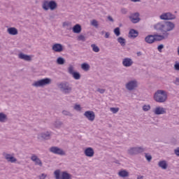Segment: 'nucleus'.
I'll return each instance as SVG.
<instances>
[{
	"mask_svg": "<svg viewBox=\"0 0 179 179\" xmlns=\"http://www.w3.org/2000/svg\"><path fill=\"white\" fill-rule=\"evenodd\" d=\"M176 27L174 23L171 22H165L164 23L159 22L154 26L155 30L162 31V33H168L171 31Z\"/></svg>",
	"mask_w": 179,
	"mask_h": 179,
	"instance_id": "1",
	"label": "nucleus"
},
{
	"mask_svg": "<svg viewBox=\"0 0 179 179\" xmlns=\"http://www.w3.org/2000/svg\"><path fill=\"white\" fill-rule=\"evenodd\" d=\"M153 99L157 103H166L167 101V92L158 90L155 92Z\"/></svg>",
	"mask_w": 179,
	"mask_h": 179,
	"instance_id": "2",
	"label": "nucleus"
},
{
	"mask_svg": "<svg viewBox=\"0 0 179 179\" xmlns=\"http://www.w3.org/2000/svg\"><path fill=\"white\" fill-rule=\"evenodd\" d=\"M57 87L59 89L60 92L64 93V94H71V93H72V85L69 82L63 81L57 83Z\"/></svg>",
	"mask_w": 179,
	"mask_h": 179,
	"instance_id": "3",
	"label": "nucleus"
},
{
	"mask_svg": "<svg viewBox=\"0 0 179 179\" xmlns=\"http://www.w3.org/2000/svg\"><path fill=\"white\" fill-rule=\"evenodd\" d=\"M42 8L43 10H48L50 9L51 10H55L58 8V3L55 0L48 1L45 0L42 4Z\"/></svg>",
	"mask_w": 179,
	"mask_h": 179,
	"instance_id": "4",
	"label": "nucleus"
},
{
	"mask_svg": "<svg viewBox=\"0 0 179 179\" xmlns=\"http://www.w3.org/2000/svg\"><path fill=\"white\" fill-rule=\"evenodd\" d=\"M55 179H72V175L67 171H63L61 173L59 169L56 170L54 172Z\"/></svg>",
	"mask_w": 179,
	"mask_h": 179,
	"instance_id": "5",
	"label": "nucleus"
},
{
	"mask_svg": "<svg viewBox=\"0 0 179 179\" xmlns=\"http://www.w3.org/2000/svg\"><path fill=\"white\" fill-rule=\"evenodd\" d=\"M48 85H51V78H45L35 81L32 84V86L34 87H44V86H48Z\"/></svg>",
	"mask_w": 179,
	"mask_h": 179,
	"instance_id": "6",
	"label": "nucleus"
},
{
	"mask_svg": "<svg viewBox=\"0 0 179 179\" xmlns=\"http://www.w3.org/2000/svg\"><path fill=\"white\" fill-rule=\"evenodd\" d=\"M146 149L142 146L141 147H131L127 150V153L130 156H136V155H139L140 153H143Z\"/></svg>",
	"mask_w": 179,
	"mask_h": 179,
	"instance_id": "7",
	"label": "nucleus"
},
{
	"mask_svg": "<svg viewBox=\"0 0 179 179\" xmlns=\"http://www.w3.org/2000/svg\"><path fill=\"white\" fill-rule=\"evenodd\" d=\"M161 20H174L176 19V15L168 12L164 13L159 16Z\"/></svg>",
	"mask_w": 179,
	"mask_h": 179,
	"instance_id": "8",
	"label": "nucleus"
},
{
	"mask_svg": "<svg viewBox=\"0 0 179 179\" xmlns=\"http://www.w3.org/2000/svg\"><path fill=\"white\" fill-rule=\"evenodd\" d=\"M49 150L51 153H54V155H59L60 156H65L66 155L64 150L55 146L51 147Z\"/></svg>",
	"mask_w": 179,
	"mask_h": 179,
	"instance_id": "9",
	"label": "nucleus"
},
{
	"mask_svg": "<svg viewBox=\"0 0 179 179\" xmlns=\"http://www.w3.org/2000/svg\"><path fill=\"white\" fill-rule=\"evenodd\" d=\"M125 86L127 90H135V89L138 87V81L136 80H130Z\"/></svg>",
	"mask_w": 179,
	"mask_h": 179,
	"instance_id": "10",
	"label": "nucleus"
},
{
	"mask_svg": "<svg viewBox=\"0 0 179 179\" xmlns=\"http://www.w3.org/2000/svg\"><path fill=\"white\" fill-rule=\"evenodd\" d=\"M68 71L70 75H72L73 78L76 79V80H79V79H80V73L78 71H73V66L69 65Z\"/></svg>",
	"mask_w": 179,
	"mask_h": 179,
	"instance_id": "11",
	"label": "nucleus"
},
{
	"mask_svg": "<svg viewBox=\"0 0 179 179\" xmlns=\"http://www.w3.org/2000/svg\"><path fill=\"white\" fill-rule=\"evenodd\" d=\"M85 117L87 119L88 121L93 122L96 118V114L93 112V110H87L84 113Z\"/></svg>",
	"mask_w": 179,
	"mask_h": 179,
	"instance_id": "12",
	"label": "nucleus"
},
{
	"mask_svg": "<svg viewBox=\"0 0 179 179\" xmlns=\"http://www.w3.org/2000/svg\"><path fill=\"white\" fill-rule=\"evenodd\" d=\"M38 139H42L43 141H48L49 139H51V132L45 131L39 134L38 135Z\"/></svg>",
	"mask_w": 179,
	"mask_h": 179,
	"instance_id": "13",
	"label": "nucleus"
},
{
	"mask_svg": "<svg viewBox=\"0 0 179 179\" xmlns=\"http://www.w3.org/2000/svg\"><path fill=\"white\" fill-rule=\"evenodd\" d=\"M3 156L8 163H16L17 162V159L12 156L10 154L3 152Z\"/></svg>",
	"mask_w": 179,
	"mask_h": 179,
	"instance_id": "14",
	"label": "nucleus"
},
{
	"mask_svg": "<svg viewBox=\"0 0 179 179\" xmlns=\"http://www.w3.org/2000/svg\"><path fill=\"white\" fill-rule=\"evenodd\" d=\"M169 33H163L162 35L154 34L155 41H162V40H166V38H169Z\"/></svg>",
	"mask_w": 179,
	"mask_h": 179,
	"instance_id": "15",
	"label": "nucleus"
},
{
	"mask_svg": "<svg viewBox=\"0 0 179 179\" xmlns=\"http://www.w3.org/2000/svg\"><path fill=\"white\" fill-rule=\"evenodd\" d=\"M131 23H139L141 22V18L139 17V13H134L131 16L129 17Z\"/></svg>",
	"mask_w": 179,
	"mask_h": 179,
	"instance_id": "16",
	"label": "nucleus"
},
{
	"mask_svg": "<svg viewBox=\"0 0 179 179\" xmlns=\"http://www.w3.org/2000/svg\"><path fill=\"white\" fill-rule=\"evenodd\" d=\"M31 160L32 162H34L35 166H39V167H43V162H41V159L37 157L36 155H32L31 157Z\"/></svg>",
	"mask_w": 179,
	"mask_h": 179,
	"instance_id": "17",
	"label": "nucleus"
},
{
	"mask_svg": "<svg viewBox=\"0 0 179 179\" xmlns=\"http://www.w3.org/2000/svg\"><path fill=\"white\" fill-rule=\"evenodd\" d=\"M52 50L55 52H62L64 51V46L61 43H55L52 45Z\"/></svg>",
	"mask_w": 179,
	"mask_h": 179,
	"instance_id": "18",
	"label": "nucleus"
},
{
	"mask_svg": "<svg viewBox=\"0 0 179 179\" xmlns=\"http://www.w3.org/2000/svg\"><path fill=\"white\" fill-rule=\"evenodd\" d=\"M84 155L87 157H93L94 156V150L92 147H88L84 150Z\"/></svg>",
	"mask_w": 179,
	"mask_h": 179,
	"instance_id": "19",
	"label": "nucleus"
},
{
	"mask_svg": "<svg viewBox=\"0 0 179 179\" xmlns=\"http://www.w3.org/2000/svg\"><path fill=\"white\" fill-rule=\"evenodd\" d=\"M133 64H134V61H132V59L129 57H126L123 59V61H122L123 66H125L126 68H129V66H132Z\"/></svg>",
	"mask_w": 179,
	"mask_h": 179,
	"instance_id": "20",
	"label": "nucleus"
},
{
	"mask_svg": "<svg viewBox=\"0 0 179 179\" xmlns=\"http://www.w3.org/2000/svg\"><path fill=\"white\" fill-rule=\"evenodd\" d=\"M153 113L155 114V115H161L162 114H166V108L163 107L158 106L155 108Z\"/></svg>",
	"mask_w": 179,
	"mask_h": 179,
	"instance_id": "21",
	"label": "nucleus"
},
{
	"mask_svg": "<svg viewBox=\"0 0 179 179\" xmlns=\"http://www.w3.org/2000/svg\"><path fill=\"white\" fill-rule=\"evenodd\" d=\"M18 58H20V59H24V61H27L28 62L31 61V56L24 54L23 52H21L18 55Z\"/></svg>",
	"mask_w": 179,
	"mask_h": 179,
	"instance_id": "22",
	"label": "nucleus"
},
{
	"mask_svg": "<svg viewBox=\"0 0 179 179\" xmlns=\"http://www.w3.org/2000/svg\"><path fill=\"white\" fill-rule=\"evenodd\" d=\"M139 36V32L134 29H130L129 32V38H136Z\"/></svg>",
	"mask_w": 179,
	"mask_h": 179,
	"instance_id": "23",
	"label": "nucleus"
},
{
	"mask_svg": "<svg viewBox=\"0 0 179 179\" xmlns=\"http://www.w3.org/2000/svg\"><path fill=\"white\" fill-rule=\"evenodd\" d=\"M118 176L122 178H125L127 177H129V172L125 169H122L118 172Z\"/></svg>",
	"mask_w": 179,
	"mask_h": 179,
	"instance_id": "24",
	"label": "nucleus"
},
{
	"mask_svg": "<svg viewBox=\"0 0 179 179\" xmlns=\"http://www.w3.org/2000/svg\"><path fill=\"white\" fill-rule=\"evenodd\" d=\"M7 33H8V34H10V36H17L19 31H17V29L15 27H10L8 28Z\"/></svg>",
	"mask_w": 179,
	"mask_h": 179,
	"instance_id": "25",
	"label": "nucleus"
},
{
	"mask_svg": "<svg viewBox=\"0 0 179 179\" xmlns=\"http://www.w3.org/2000/svg\"><path fill=\"white\" fill-rule=\"evenodd\" d=\"M72 30L76 34H79V33L82 31V26L79 24H76L73 27Z\"/></svg>",
	"mask_w": 179,
	"mask_h": 179,
	"instance_id": "26",
	"label": "nucleus"
},
{
	"mask_svg": "<svg viewBox=\"0 0 179 179\" xmlns=\"http://www.w3.org/2000/svg\"><path fill=\"white\" fill-rule=\"evenodd\" d=\"M145 43L148 44H153L155 43V36L154 35H148L145 38Z\"/></svg>",
	"mask_w": 179,
	"mask_h": 179,
	"instance_id": "27",
	"label": "nucleus"
},
{
	"mask_svg": "<svg viewBox=\"0 0 179 179\" xmlns=\"http://www.w3.org/2000/svg\"><path fill=\"white\" fill-rule=\"evenodd\" d=\"M167 161L162 160L158 162V166L162 169V170H166L168 167Z\"/></svg>",
	"mask_w": 179,
	"mask_h": 179,
	"instance_id": "28",
	"label": "nucleus"
},
{
	"mask_svg": "<svg viewBox=\"0 0 179 179\" xmlns=\"http://www.w3.org/2000/svg\"><path fill=\"white\" fill-rule=\"evenodd\" d=\"M52 125L57 129H59L62 127V125H64V122L60 120H56L53 122Z\"/></svg>",
	"mask_w": 179,
	"mask_h": 179,
	"instance_id": "29",
	"label": "nucleus"
},
{
	"mask_svg": "<svg viewBox=\"0 0 179 179\" xmlns=\"http://www.w3.org/2000/svg\"><path fill=\"white\" fill-rule=\"evenodd\" d=\"M8 121V115L3 113H0V122H6Z\"/></svg>",
	"mask_w": 179,
	"mask_h": 179,
	"instance_id": "30",
	"label": "nucleus"
},
{
	"mask_svg": "<svg viewBox=\"0 0 179 179\" xmlns=\"http://www.w3.org/2000/svg\"><path fill=\"white\" fill-rule=\"evenodd\" d=\"M117 42L120 44V45H122V47H125L127 44V41L125 40V38L121 36L117 38Z\"/></svg>",
	"mask_w": 179,
	"mask_h": 179,
	"instance_id": "31",
	"label": "nucleus"
},
{
	"mask_svg": "<svg viewBox=\"0 0 179 179\" xmlns=\"http://www.w3.org/2000/svg\"><path fill=\"white\" fill-rule=\"evenodd\" d=\"M81 69H83V71H85V72H87V71H89V69H90V65H89V64H87V63H83L81 64Z\"/></svg>",
	"mask_w": 179,
	"mask_h": 179,
	"instance_id": "32",
	"label": "nucleus"
},
{
	"mask_svg": "<svg viewBox=\"0 0 179 179\" xmlns=\"http://www.w3.org/2000/svg\"><path fill=\"white\" fill-rule=\"evenodd\" d=\"M56 62L58 65H64V64H65V59H64V57H59L57 59Z\"/></svg>",
	"mask_w": 179,
	"mask_h": 179,
	"instance_id": "33",
	"label": "nucleus"
},
{
	"mask_svg": "<svg viewBox=\"0 0 179 179\" xmlns=\"http://www.w3.org/2000/svg\"><path fill=\"white\" fill-rule=\"evenodd\" d=\"M62 114H63V115H66V117H73V114H72V113H71L69 110H62Z\"/></svg>",
	"mask_w": 179,
	"mask_h": 179,
	"instance_id": "34",
	"label": "nucleus"
},
{
	"mask_svg": "<svg viewBox=\"0 0 179 179\" xmlns=\"http://www.w3.org/2000/svg\"><path fill=\"white\" fill-rule=\"evenodd\" d=\"M91 47L94 52H99L100 51V48H99V46H97L96 44H92Z\"/></svg>",
	"mask_w": 179,
	"mask_h": 179,
	"instance_id": "35",
	"label": "nucleus"
},
{
	"mask_svg": "<svg viewBox=\"0 0 179 179\" xmlns=\"http://www.w3.org/2000/svg\"><path fill=\"white\" fill-rule=\"evenodd\" d=\"M113 31L117 37L121 35V31H120V27H116Z\"/></svg>",
	"mask_w": 179,
	"mask_h": 179,
	"instance_id": "36",
	"label": "nucleus"
},
{
	"mask_svg": "<svg viewBox=\"0 0 179 179\" xmlns=\"http://www.w3.org/2000/svg\"><path fill=\"white\" fill-rule=\"evenodd\" d=\"M91 24H92V26H94L96 29H97V27H99V22L96 20H92L91 22Z\"/></svg>",
	"mask_w": 179,
	"mask_h": 179,
	"instance_id": "37",
	"label": "nucleus"
},
{
	"mask_svg": "<svg viewBox=\"0 0 179 179\" xmlns=\"http://www.w3.org/2000/svg\"><path fill=\"white\" fill-rule=\"evenodd\" d=\"M110 110L113 113V114H117L118 111H120V108H110Z\"/></svg>",
	"mask_w": 179,
	"mask_h": 179,
	"instance_id": "38",
	"label": "nucleus"
},
{
	"mask_svg": "<svg viewBox=\"0 0 179 179\" xmlns=\"http://www.w3.org/2000/svg\"><path fill=\"white\" fill-rule=\"evenodd\" d=\"M77 40H78V41H85L86 40V38H85V36H83V35H79V36H78Z\"/></svg>",
	"mask_w": 179,
	"mask_h": 179,
	"instance_id": "39",
	"label": "nucleus"
},
{
	"mask_svg": "<svg viewBox=\"0 0 179 179\" xmlns=\"http://www.w3.org/2000/svg\"><path fill=\"white\" fill-rule=\"evenodd\" d=\"M143 111H149L150 110V105H144L143 106Z\"/></svg>",
	"mask_w": 179,
	"mask_h": 179,
	"instance_id": "40",
	"label": "nucleus"
},
{
	"mask_svg": "<svg viewBox=\"0 0 179 179\" xmlns=\"http://www.w3.org/2000/svg\"><path fill=\"white\" fill-rule=\"evenodd\" d=\"M145 157L148 162H150L152 160V155H148V153H145Z\"/></svg>",
	"mask_w": 179,
	"mask_h": 179,
	"instance_id": "41",
	"label": "nucleus"
},
{
	"mask_svg": "<svg viewBox=\"0 0 179 179\" xmlns=\"http://www.w3.org/2000/svg\"><path fill=\"white\" fill-rule=\"evenodd\" d=\"M163 48H164V45L163 44H161L157 47V50L159 52H162V50H163Z\"/></svg>",
	"mask_w": 179,
	"mask_h": 179,
	"instance_id": "42",
	"label": "nucleus"
},
{
	"mask_svg": "<svg viewBox=\"0 0 179 179\" xmlns=\"http://www.w3.org/2000/svg\"><path fill=\"white\" fill-rule=\"evenodd\" d=\"M96 92H99V93H101V94H103V93H105V92H106V90L101 89V88H98L96 90Z\"/></svg>",
	"mask_w": 179,
	"mask_h": 179,
	"instance_id": "43",
	"label": "nucleus"
},
{
	"mask_svg": "<svg viewBox=\"0 0 179 179\" xmlns=\"http://www.w3.org/2000/svg\"><path fill=\"white\" fill-rule=\"evenodd\" d=\"M121 13H122V15H127V13H128V10L123 8L121 9Z\"/></svg>",
	"mask_w": 179,
	"mask_h": 179,
	"instance_id": "44",
	"label": "nucleus"
},
{
	"mask_svg": "<svg viewBox=\"0 0 179 179\" xmlns=\"http://www.w3.org/2000/svg\"><path fill=\"white\" fill-rule=\"evenodd\" d=\"M173 152L176 156L179 157V147L176 148Z\"/></svg>",
	"mask_w": 179,
	"mask_h": 179,
	"instance_id": "45",
	"label": "nucleus"
},
{
	"mask_svg": "<svg viewBox=\"0 0 179 179\" xmlns=\"http://www.w3.org/2000/svg\"><path fill=\"white\" fill-rule=\"evenodd\" d=\"M174 69H175V71H179V63L178 62H176V64L174 65Z\"/></svg>",
	"mask_w": 179,
	"mask_h": 179,
	"instance_id": "46",
	"label": "nucleus"
},
{
	"mask_svg": "<svg viewBox=\"0 0 179 179\" xmlns=\"http://www.w3.org/2000/svg\"><path fill=\"white\" fill-rule=\"evenodd\" d=\"M74 110H76L77 111H80V105H75Z\"/></svg>",
	"mask_w": 179,
	"mask_h": 179,
	"instance_id": "47",
	"label": "nucleus"
},
{
	"mask_svg": "<svg viewBox=\"0 0 179 179\" xmlns=\"http://www.w3.org/2000/svg\"><path fill=\"white\" fill-rule=\"evenodd\" d=\"M173 83L176 85V86H179V78H176Z\"/></svg>",
	"mask_w": 179,
	"mask_h": 179,
	"instance_id": "48",
	"label": "nucleus"
},
{
	"mask_svg": "<svg viewBox=\"0 0 179 179\" xmlns=\"http://www.w3.org/2000/svg\"><path fill=\"white\" fill-rule=\"evenodd\" d=\"M40 179H45L47 176L44 173H42L41 176H38Z\"/></svg>",
	"mask_w": 179,
	"mask_h": 179,
	"instance_id": "49",
	"label": "nucleus"
},
{
	"mask_svg": "<svg viewBox=\"0 0 179 179\" xmlns=\"http://www.w3.org/2000/svg\"><path fill=\"white\" fill-rule=\"evenodd\" d=\"M108 20H109V22H112V23L114 22V19L111 15L108 16Z\"/></svg>",
	"mask_w": 179,
	"mask_h": 179,
	"instance_id": "50",
	"label": "nucleus"
},
{
	"mask_svg": "<svg viewBox=\"0 0 179 179\" xmlns=\"http://www.w3.org/2000/svg\"><path fill=\"white\" fill-rule=\"evenodd\" d=\"M110 38V33L106 32L105 33V38Z\"/></svg>",
	"mask_w": 179,
	"mask_h": 179,
	"instance_id": "51",
	"label": "nucleus"
},
{
	"mask_svg": "<svg viewBox=\"0 0 179 179\" xmlns=\"http://www.w3.org/2000/svg\"><path fill=\"white\" fill-rule=\"evenodd\" d=\"M66 26H69V24L68 22H65L63 23V27H66Z\"/></svg>",
	"mask_w": 179,
	"mask_h": 179,
	"instance_id": "52",
	"label": "nucleus"
},
{
	"mask_svg": "<svg viewBox=\"0 0 179 179\" xmlns=\"http://www.w3.org/2000/svg\"><path fill=\"white\" fill-rule=\"evenodd\" d=\"M136 55H137V57H141V55H142V52H137Z\"/></svg>",
	"mask_w": 179,
	"mask_h": 179,
	"instance_id": "53",
	"label": "nucleus"
},
{
	"mask_svg": "<svg viewBox=\"0 0 179 179\" xmlns=\"http://www.w3.org/2000/svg\"><path fill=\"white\" fill-rule=\"evenodd\" d=\"M137 179H143V176H138Z\"/></svg>",
	"mask_w": 179,
	"mask_h": 179,
	"instance_id": "54",
	"label": "nucleus"
},
{
	"mask_svg": "<svg viewBox=\"0 0 179 179\" xmlns=\"http://www.w3.org/2000/svg\"><path fill=\"white\" fill-rule=\"evenodd\" d=\"M131 2H141V0H131Z\"/></svg>",
	"mask_w": 179,
	"mask_h": 179,
	"instance_id": "55",
	"label": "nucleus"
},
{
	"mask_svg": "<svg viewBox=\"0 0 179 179\" xmlns=\"http://www.w3.org/2000/svg\"><path fill=\"white\" fill-rule=\"evenodd\" d=\"M104 33H105L104 31H102L101 32V34H104Z\"/></svg>",
	"mask_w": 179,
	"mask_h": 179,
	"instance_id": "56",
	"label": "nucleus"
},
{
	"mask_svg": "<svg viewBox=\"0 0 179 179\" xmlns=\"http://www.w3.org/2000/svg\"><path fill=\"white\" fill-rule=\"evenodd\" d=\"M178 54L179 55V47L178 48Z\"/></svg>",
	"mask_w": 179,
	"mask_h": 179,
	"instance_id": "57",
	"label": "nucleus"
}]
</instances>
